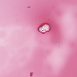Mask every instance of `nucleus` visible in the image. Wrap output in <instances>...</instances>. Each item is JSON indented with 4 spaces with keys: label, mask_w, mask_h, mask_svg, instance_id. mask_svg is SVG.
<instances>
[{
    "label": "nucleus",
    "mask_w": 77,
    "mask_h": 77,
    "mask_svg": "<svg viewBox=\"0 0 77 77\" xmlns=\"http://www.w3.org/2000/svg\"><path fill=\"white\" fill-rule=\"evenodd\" d=\"M42 30V28H41V27H39L38 28V31H39V30Z\"/></svg>",
    "instance_id": "nucleus-1"
},
{
    "label": "nucleus",
    "mask_w": 77,
    "mask_h": 77,
    "mask_svg": "<svg viewBox=\"0 0 77 77\" xmlns=\"http://www.w3.org/2000/svg\"><path fill=\"white\" fill-rule=\"evenodd\" d=\"M33 72H31L30 73V76L32 77V75L33 74Z\"/></svg>",
    "instance_id": "nucleus-2"
}]
</instances>
